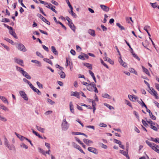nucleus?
Segmentation results:
<instances>
[{
    "mask_svg": "<svg viewBox=\"0 0 159 159\" xmlns=\"http://www.w3.org/2000/svg\"><path fill=\"white\" fill-rule=\"evenodd\" d=\"M43 60L46 61V62L49 63L51 64L52 66V65L53 64L52 61L49 59L45 58L43 59Z\"/></svg>",
    "mask_w": 159,
    "mask_h": 159,
    "instance_id": "nucleus-33",
    "label": "nucleus"
},
{
    "mask_svg": "<svg viewBox=\"0 0 159 159\" xmlns=\"http://www.w3.org/2000/svg\"><path fill=\"white\" fill-rule=\"evenodd\" d=\"M149 116L153 120H155L156 119V117L155 116L152 115V114L150 115V114H149Z\"/></svg>",
    "mask_w": 159,
    "mask_h": 159,
    "instance_id": "nucleus-60",
    "label": "nucleus"
},
{
    "mask_svg": "<svg viewBox=\"0 0 159 159\" xmlns=\"http://www.w3.org/2000/svg\"><path fill=\"white\" fill-rule=\"evenodd\" d=\"M39 10L40 13H42L44 16H46V14L44 13L43 9L41 7H39Z\"/></svg>",
    "mask_w": 159,
    "mask_h": 159,
    "instance_id": "nucleus-62",
    "label": "nucleus"
},
{
    "mask_svg": "<svg viewBox=\"0 0 159 159\" xmlns=\"http://www.w3.org/2000/svg\"><path fill=\"white\" fill-rule=\"evenodd\" d=\"M31 89L35 92L37 93V94L39 95H41V93L40 91L37 89L35 88L34 86L31 88Z\"/></svg>",
    "mask_w": 159,
    "mask_h": 159,
    "instance_id": "nucleus-17",
    "label": "nucleus"
},
{
    "mask_svg": "<svg viewBox=\"0 0 159 159\" xmlns=\"http://www.w3.org/2000/svg\"><path fill=\"white\" fill-rule=\"evenodd\" d=\"M59 74L60 75V77L61 78L64 79L65 78V74L62 70L60 72H59Z\"/></svg>",
    "mask_w": 159,
    "mask_h": 159,
    "instance_id": "nucleus-25",
    "label": "nucleus"
},
{
    "mask_svg": "<svg viewBox=\"0 0 159 159\" xmlns=\"http://www.w3.org/2000/svg\"><path fill=\"white\" fill-rule=\"evenodd\" d=\"M91 86L93 88L94 87H96V84L93 82H92L90 84H88V86Z\"/></svg>",
    "mask_w": 159,
    "mask_h": 159,
    "instance_id": "nucleus-44",
    "label": "nucleus"
},
{
    "mask_svg": "<svg viewBox=\"0 0 159 159\" xmlns=\"http://www.w3.org/2000/svg\"><path fill=\"white\" fill-rule=\"evenodd\" d=\"M20 147L25 149H27L28 148V147L25 144L23 143L20 145Z\"/></svg>",
    "mask_w": 159,
    "mask_h": 159,
    "instance_id": "nucleus-59",
    "label": "nucleus"
},
{
    "mask_svg": "<svg viewBox=\"0 0 159 159\" xmlns=\"http://www.w3.org/2000/svg\"><path fill=\"white\" fill-rule=\"evenodd\" d=\"M16 70L21 73L23 76H25V75L27 74L28 73L27 72L24 71L22 68L17 66H16Z\"/></svg>",
    "mask_w": 159,
    "mask_h": 159,
    "instance_id": "nucleus-3",
    "label": "nucleus"
},
{
    "mask_svg": "<svg viewBox=\"0 0 159 159\" xmlns=\"http://www.w3.org/2000/svg\"><path fill=\"white\" fill-rule=\"evenodd\" d=\"M87 89L90 91L93 92V88L92 87L89 86H88L87 87Z\"/></svg>",
    "mask_w": 159,
    "mask_h": 159,
    "instance_id": "nucleus-56",
    "label": "nucleus"
},
{
    "mask_svg": "<svg viewBox=\"0 0 159 159\" xmlns=\"http://www.w3.org/2000/svg\"><path fill=\"white\" fill-rule=\"evenodd\" d=\"M133 113L136 116V118L139 120V117L138 113L136 111H134Z\"/></svg>",
    "mask_w": 159,
    "mask_h": 159,
    "instance_id": "nucleus-42",
    "label": "nucleus"
},
{
    "mask_svg": "<svg viewBox=\"0 0 159 159\" xmlns=\"http://www.w3.org/2000/svg\"><path fill=\"white\" fill-rule=\"evenodd\" d=\"M46 7L47 8L51 9L52 11L54 12L55 13H57V11L54 9V8H55V7L54 6H52V4L49 3V5L46 6Z\"/></svg>",
    "mask_w": 159,
    "mask_h": 159,
    "instance_id": "nucleus-10",
    "label": "nucleus"
},
{
    "mask_svg": "<svg viewBox=\"0 0 159 159\" xmlns=\"http://www.w3.org/2000/svg\"><path fill=\"white\" fill-rule=\"evenodd\" d=\"M9 33L11 35L13 36L15 39H17L18 38L14 30H13L12 28L11 30H10L9 31Z\"/></svg>",
    "mask_w": 159,
    "mask_h": 159,
    "instance_id": "nucleus-11",
    "label": "nucleus"
},
{
    "mask_svg": "<svg viewBox=\"0 0 159 159\" xmlns=\"http://www.w3.org/2000/svg\"><path fill=\"white\" fill-rule=\"evenodd\" d=\"M14 60L15 62L20 65L21 66H24L23 61L22 60L15 57L14 58Z\"/></svg>",
    "mask_w": 159,
    "mask_h": 159,
    "instance_id": "nucleus-5",
    "label": "nucleus"
},
{
    "mask_svg": "<svg viewBox=\"0 0 159 159\" xmlns=\"http://www.w3.org/2000/svg\"><path fill=\"white\" fill-rule=\"evenodd\" d=\"M145 142L151 148L153 145V144H154V143H151L148 140H146Z\"/></svg>",
    "mask_w": 159,
    "mask_h": 159,
    "instance_id": "nucleus-34",
    "label": "nucleus"
},
{
    "mask_svg": "<svg viewBox=\"0 0 159 159\" xmlns=\"http://www.w3.org/2000/svg\"><path fill=\"white\" fill-rule=\"evenodd\" d=\"M99 144L101 147L104 149H106L107 148V147L106 145H105L102 143H100Z\"/></svg>",
    "mask_w": 159,
    "mask_h": 159,
    "instance_id": "nucleus-38",
    "label": "nucleus"
},
{
    "mask_svg": "<svg viewBox=\"0 0 159 159\" xmlns=\"http://www.w3.org/2000/svg\"><path fill=\"white\" fill-rule=\"evenodd\" d=\"M48 102L51 105H53L55 103L54 102L49 98L48 99Z\"/></svg>",
    "mask_w": 159,
    "mask_h": 159,
    "instance_id": "nucleus-57",
    "label": "nucleus"
},
{
    "mask_svg": "<svg viewBox=\"0 0 159 159\" xmlns=\"http://www.w3.org/2000/svg\"><path fill=\"white\" fill-rule=\"evenodd\" d=\"M116 25L121 30H125V28L123 26L121 25L120 23H117L116 24Z\"/></svg>",
    "mask_w": 159,
    "mask_h": 159,
    "instance_id": "nucleus-39",
    "label": "nucleus"
},
{
    "mask_svg": "<svg viewBox=\"0 0 159 159\" xmlns=\"http://www.w3.org/2000/svg\"><path fill=\"white\" fill-rule=\"evenodd\" d=\"M19 93L20 94V96L25 100L27 101L28 100V98L27 96V95L23 91H20L19 92Z\"/></svg>",
    "mask_w": 159,
    "mask_h": 159,
    "instance_id": "nucleus-7",
    "label": "nucleus"
},
{
    "mask_svg": "<svg viewBox=\"0 0 159 159\" xmlns=\"http://www.w3.org/2000/svg\"><path fill=\"white\" fill-rule=\"evenodd\" d=\"M83 64L84 66H86L89 69L92 70V65L91 64L87 63H84Z\"/></svg>",
    "mask_w": 159,
    "mask_h": 159,
    "instance_id": "nucleus-19",
    "label": "nucleus"
},
{
    "mask_svg": "<svg viewBox=\"0 0 159 159\" xmlns=\"http://www.w3.org/2000/svg\"><path fill=\"white\" fill-rule=\"evenodd\" d=\"M95 100H94L93 102H92V106L93 107V112L94 113L96 109L95 106L96 105V103L95 102Z\"/></svg>",
    "mask_w": 159,
    "mask_h": 159,
    "instance_id": "nucleus-27",
    "label": "nucleus"
},
{
    "mask_svg": "<svg viewBox=\"0 0 159 159\" xmlns=\"http://www.w3.org/2000/svg\"><path fill=\"white\" fill-rule=\"evenodd\" d=\"M150 128L151 129H153L155 131H157V128L156 126L153 125H150Z\"/></svg>",
    "mask_w": 159,
    "mask_h": 159,
    "instance_id": "nucleus-49",
    "label": "nucleus"
},
{
    "mask_svg": "<svg viewBox=\"0 0 159 159\" xmlns=\"http://www.w3.org/2000/svg\"><path fill=\"white\" fill-rule=\"evenodd\" d=\"M157 3L155 2L154 3H152L151 2L150 3V4L152 6L153 8H155L157 7V6L156 5Z\"/></svg>",
    "mask_w": 159,
    "mask_h": 159,
    "instance_id": "nucleus-50",
    "label": "nucleus"
},
{
    "mask_svg": "<svg viewBox=\"0 0 159 159\" xmlns=\"http://www.w3.org/2000/svg\"><path fill=\"white\" fill-rule=\"evenodd\" d=\"M143 29L146 31H147L148 30H150V27L149 26L146 25L144 27Z\"/></svg>",
    "mask_w": 159,
    "mask_h": 159,
    "instance_id": "nucleus-48",
    "label": "nucleus"
},
{
    "mask_svg": "<svg viewBox=\"0 0 159 159\" xmlns=\"http://www.w3.org/2000/svg\"><path fill=\"white\" fill-rule=\"evenodd\" d=\"M128 97L129 98L131 101L134 102V96L130 95H128Z\"/></svg>",
    "mask_w": 159,
    "mask_h": 159,
    "instance_id": "nucleus-53",
    "label": "nucleus"
},
{
    "mask_svg": "<svg viewBox=\"0 0 159 159\" xmlns=\"http://www.w3.org/2000/svg\"><path fill=\"white\" fill-rule=\"evenodd\" d=\"M100 7L103 10L105 11L108 12L109 11V8L104 5H101Z\"/></svg>",
    "mask_w": 159,
    "mask_h": 159,
    "instance_id": "nucleus-14",
    "label": "nucleus"
},
{
    "mask_svg": "<svg viewBox=\"0 0 159 159\" xmlns=\"http://www.w3.org/2000/svg\"><path fill=\"white\" fill-rule=\"evenodd\" d=\"M38 150L39 152L42 154L44 155H45V151L43 150V149H42L41 148H38Z\"/></svg>",
    "mask_w": 159,
    "mask_h": 159,
    "instance_id": "nucleus-35",
    "label": "nucleus"
},
{
    "mask_svg": "<svg viewBox=\"0 0 159 159\" xmlns=\"http://www.w3.org/2000/svg\"><path fill=\"white\" fill-rule=\"evenodd\" d=\"M125 102L127 105H128L130 107H132V106L131 103L129 101H128L127 100H125Z\"/></svg>",
    "mask_w": 159,
    "mask_h": 159,
    "instance_id": "nucleus-55",
    "label": "nucleus"
},
{
    "mask_svg": "<svg viewBox=\"0 0 159 159\" xmlns=\"http://www.w3.org/2000/svg\"><path fill=\"white\" fill-rule=\"evenodd\" d=\"M37 16L38 17L40 18L44 22L46 23L47 24L49 25H50V22H49L45 18L42 16L41 14H37Z\"/></svg>",
    "mask_w": 159,
    "mask_h": 159,
    "instance_id": "nucleus-6",
    "label": "nucleus"
},
{
    "mask_svg": "<svg viewBox=\"0 0 159 159\" xmlns=\"http://www.w3.org/2000/svg\"><path fill=\"white\" fill-rule=\"evenodd\" d=\"M16 48L21 51L25 52L27 51V49L25 46L21 43H18L16 46Z\"/></svg>",
    "mask_w": 159,
    "mask_h": 159,
    "instance_id": "nucleus-2",
    "label": "nucleus"
},
{
    "mask_svg": "<svg viewBox=\"0 0 159 159\" xmlns=\"http://www.w3.org/2000/svg\"><path fill=\"white\" fill-rule=\"evenodd\" d=\"M150 140L157 143H159V138L155 139L151 137Z\"/></svg>",
    "mask_w": 159,
    "mask_h": 159,
    "instance_id": "nucleus-28",
    "label": "nucleus"
},
{
    "mask_svg": "<svg viewBox=\"0 0 159 159\" xmlns=\"http://www.w3.org/2000/svg\"><path fill=\"white\" fill-rule=\"evenodd\" d=\"M142 69L143 70V72L145 73L146 74L148 75H149L150 74H149V73L148 70L147 69L145 68L143 66H142Z\"/></svg>",
    "mask_w": 159,
    "mask_h": 159,
    "instance_id": "nucleus-32",
    "label": "nucleus"
},
{
    "mask_svg": "<svg viewBox=\"0 0 159 159\" xmlns=\"http://www.w3.org/2000/svg\"><path fill=\"white\" fill-rule=\"evenodd\" d=\"M58 24L61 26L62 28L64 29L65 30H66V27L63 24H62L61 22H60L59 21H58Z\"/></svg>",
    "mask_w": 159,
    "mask_h": 159,
    "instance_id": "nucleus-58",
    "label": "nucleus"
},
{
    "mask_svg": "<svg viewBox=\"0 0 159 159\" xmlns=\"http://www.w3.org/2000/svg\"><path fill=\"white\" fill-rule=\"evenodd\" d=\"M6 147H7L10 150L15 149V147L14 145L13 144L10 145L9 144L6 146Z\"/></svg>",
    "mask_w": 159,
    "mask_h": 159,
    "instance_id": "nucleus-26",
    "label": "nucleus"
},
{
    "mask_svg": "<svg viewBox=\"0 0 159 159\" xmlns=\"http://www.w3.org/2000/svg\"><path fill=\"white\" fill-rule=\"evenodd\" d=\"M88 150L89 151L95 154H97L98 153V150L94 148L89 147L88 148Z\"/></svg>",
    "mask_w": 159,
    "mask_h": 159,
    "instance_id": "nucleus-8",
    "label": "nucleus"
},
{
    "mask_svg": "<svg viewBox=\"0 0 159 159\" xmlns=\"http://www.w3.org/2000/svg\"><path fill=\"white\" fill-rule=\"evenodd\" d=\"M0 99H1L4 103L8 104V101L5 97L0 96Z\"/></svg>",
    "mask_w": 159,
    "mask_h": 159,
    "instance_id": "nucleus-21",
    "label": "nucleus"
},
{
    "mask_svg": "<svg viewBox=\"0 0 159 159\" xmlns=\"http://www.w3.org/2000/svg\"><path fill=\"white\" fill-rule=\"evenodd\" d=\"M15 134H16V136H17V137L18 138H19L21 141H22L24 139H25V137H24L22 135H21L19 134H18L17 133H15Z\"/></svg>",
    "mask_w": 159,
    "mask_h": 159,
    "instance_id": "nucleus-20",
    "label": "nucleus"
},
{
    "mask_svg": "<svg viewBox=\"0 0 159 159\" xmlns=\"http://www.w3.org/2000/svg\"><path fill=\"white\" fill-rule=\"evenodd\" d=\"M71 96H75L77 98H80V93L77 92H71Z\"/></svg>",
    "mask_w": 159,
    "mask_h": 159,
    "instance_id": "nucleus-13",
    "label": "nucleus"
},
{
    "mask_svg": "<svg viewBox=\"0 0 159 159\" xmlns=\"http://www.w3.org/2000/svg\"><path fill=\"white\" fill-rule=\"evenodd\" d=\"M142 122L143 125L145 127H147V126H148V124L146 122H147L145 121L144 120H142Z\"/></svg>",
    "mask_w": 159,
    "mask_h": 159,
    "instance_id": "nucleus-47",
    "label": "nucleus"
},
{
    "mask_svg": "<svg viewBox=\"0 0 159 159\" xmlns=\"http://www.w3.org/2000/svg\"><path fill=\"white\" fill-rule=\"evenodd\" d=\"M153 145L151 148L157 153L159 154V149H158L159 148V146L155 143L153 144Z\"/></svg>",
    "mask_w": 159,
    "mask_h": 159,
    "instance_id": "nucleus-9",
    "label": "nucleus"
},
{
    "mask_svg": "<svg viewBox=\"0 0 159 159\" xmlns=\"http://www.w3.org/2000/svg\"><path fill=\"white\" fill-rule=\"evenodd\" d=\"M55 66L56 68H58L60 70H62L63 69V68L62 67L60 66L58 64H56Z\"/></svg>",
    "mask_w": 159,
    "mask_h": 159,
    "instance_id": "nucleus-64",
    "label": "nucleus"
},
{
    "mask_svg": "<svg viewBox=\"0 0 159 159\" xmlns=\"http://www.w3.org/2000/svg\"><path fill=\"white\" fill-rule=\"evenodd\" d=\"M0 108L2 109V110L4 111H8V109L4 105L0 104Z\"/></svg>",
    "mask_w": 159,
    "mask_h": 159,
    "instance_id": "nucleus-31",
    "label": "nucleus"
},
{
    "mask_svg": "<svg viewBox=\"0 0 159 159\" xmlns=\"http://www.w3.org/2000/svg\"><path fill=\"white\" fill-rule=\"evenodd\" d=\"M70 110L71 112L73 113H74V109L73 105L72 104V102H70Z\"/></svg>",
    "mask_w": 159,
    "mask_h": 159,
    "instance_id": "nucleus-22",
    "label": "nucleus"
},
{
    "mask_svg": "<svg viewBox=\"0 0 159 159\" xmlns=\"http://www.w3.org/2000/svg\"><path fill=\"white\" fill-rule=\"evenodd\" d=\"M120 153L122 154H123L124 156L126 157L127 155H128V152L127 151H125L124 150H120Z\"/></svg>",
    "mask_w": 159,
    "mask_h": 159,
    "instance_id": "nucleus-29",
    "label": "nucleus"
},
{
    "mask_svg": "<svg viewBox=\"0 0 159 159\" xmlns=\"http://www.w3.org/2000/svg\"><path fill=\"white\" fill-rule=\"evenodd\" d=\"M1 21L4 23L9 22H10V20L8 19L4 18L2 19Z\"/></svg>",
    "mask_w": 159,
    "mask_h": 159,
    "instance_id": "nucleus-37",
    "label": "nucleus"
},
{
    "mask_svg": "<svg viewBox=\"0 0 159 159\" xmlns=\"http://www.w3.org/2000/svg\"><path fill=\"white\" fill-rule=\"evenodd\" d=\"M146 122L147 123L149 124H150V125H155L156 124V123L153 122L151 120H147Z\"/></svg>",
    "mask_w": 159,
    "mask_h": 159,
    "instance_id": "nucleus-43",
    "label": "nucleus"
},
{
    "mask_svg": "<svg viewBox=\"0 0 159 159\" xmlns=\"http://www.w3.org/2000/svg\"><path fill=\"white\" fill-rule=\"evenodd\" d=\"M104 105L105 106H106L110 110H111L112 109H114V108L112 106L107 103H104Z\"/></svg>",
    "mask_w": 159,
    "mask_h": 159,
    "instance_id": "nucleus-40",
    "label": "nucleus"
},
{
    "mask_svg": "<svg viewBox=\"0 0 159 159\" xmlns=\"http://www.w3.org/2000/svg\"><path fill=\"white\" fill-rule=\"evenodd\" d=\"M4 39L6 41H7V42H9V43H10L11 44H13L14 43V42L12 40H11L10 39L8 38H5Z\"/></svg>",
    "mask_w": 159,
    "mask_h": 159,
    "instance_id": "nucleus-36",
    "label": "nucleus"
},
{
    "mask_svg": "<svg viewBox=\"0 0 159 159\" xmlns=\"http://www.w3.org/2000/svg\"><path fill=\"white\" fill-rule=\"evenodd\" d=\"M140 100H141V101H142V102L140 104L141 105V106L142 107H145V108H147V106L145 105V104L144 102L143 101V100H142V99H140Z\"/></svg>",
    "mask_w": 159,
    "mask_h": 159,
    "instance_id": "nucleus-61",
    "label": "nucleus"
},
{
    "mask_svg": "<svg viewBox=\"0 0 159 159\" xmlns=\"http://www.w3.org/2000/svg\"><path fill=\"white\" fill-rule=\"evenodd\" d=\"M36 84L39 89L43 88V85L42 84H41L39 82V81H37L36 82Z\"/></svg>",
    "mask_w": 159,
    "mask_h": 159,
    "instance_id": "nucleus-41",
    "label": "nucleus"
},
{
    "mask_svg": "<svg viewBox=\"0 0 159 159\" xmlns=\"http://www.w3.org/2000/svg\"><path fill=\"white\" fill-rule=\"evenodd\" d=\"M149 89V90L148 91L151 94H152V93H153V92H154V91H156L155 89L153 88H152L151 89L150 88H150Z\"/></svg>",
    "mask_w": 159,
    "mask_h": 159,
    "instance_id": "nucleus-63",
    "label": "nucleus"
},
{
    "mask_svg": "<svg viewBox=\"0 0 159 159\" xmlns=\"http://www.w3.org/2000/svg\"><path fill=\"white\" fill-rule=\"evenodd\" d=\"M152 93L156 99H158L159 98L157 96V92L156 91H154V92H153Z\"/></svg>",
    "mask_w": 159,
    "mask_h": 159,
    "instance_id": "nucleus-46",
    "label": "nucleus"
},
{
    "mask_svg": "<svg viewBox=\"0 0 159 159\" xmlns=\"http://www.w3.org/2000/svg\"><path fill=\"white\" fill-rule=\"evenodd\" d=\"M72 144L74 148L79 150L82 153H83L84 154H85V153L84 152L79 145L76 144L75 142H72Z\"/></svg>",
    "mask_w": 159,
    "mask_h": 159,
    "instance_id": "nucleus-4",
    "label": "nucleus"
},
{
    "mask_svg": "<svg viewBox=\"0 0 159 159\" xmlns=\"http://www.w3.org/2000/svg\"><path fill=\"white\" fill-rule=\"evenodd\" d=\"M83 141L84 143L87 145L88 146L90 145L89 144V143H93L92 141L86 139H83Z\"/></svg>",
    "mask_w": 159,
    "mask_h": 159,
    "instance_id": "nucleus-16",
    "label": "nucleus"
},
{
    "mask_svg": "<svg viewBox=\"0 0 159 159\" xmlns=\"http://www.w3.org/2000/svg\"><path fill=\"white\" fill-rule=\"evenodd\" d=\"M68 25L70 27V28L74 32H75V27L72 22V21L69 22L68 23Z\"/></svg>",
    "mask_w": 159,
    "mask_h": 159,
    "instance_id": "nucleus-12",
    "label": "nucleus"
},
{
    "mask_svg": "<svg viewBox=\"0 0 159 159\" xmlns=\"http://www.w3.org/2000/svg\"><path fill=\"white\" fill-rule=\"evenodd\" d=\"M36 54L37 56H38V57H39L41 58H43V56L39 52H36Z\"/></svg>",
    "mask_w": 159,
    "mask_h": 159,
    "instance_id": "nucleus-45",
    "label": "nucleus"
},
{
    "mask_svg": "<svg viewBox=\"0 0 159 159\" xmlns=\"http://www.w3.org/2000/svg\"><path fill=\"white\" fill-rule=\"evenodd\" d=\"M101 63L105 67H106L107 68H108V66L106 64L104 61L102 60H101Z\"/></svg>",
    "mask_w": 159,
    "mask_h": 159,
    "instance_id": "nucleus-52",
    "label": "nucleus"
},
{
    "mask_svg": "<svg viewBox=\"0 0 159 159\" xmlns=\"http://www.w3.org/2000/svg\"><path fill=\"white\" fill-rule=\"evenodd\" d=\"M51 49L53 53H54L56 55H58V52L54 46H52L51 47Z\"/></svg>",
    "mask_w": 159,
    "mask_h": 159,
    "instance_id": "nucleus-24",
    "label": "nucleus"
},
{
    "mask_svg": "<svg viewBox=\"0 0 159 159\" xmlns=\"http://www.w3.org/2000/svg\"><path fill=\"white\" fill-rule=\"evenodd\" d=\"M88 32L90 35L93 37H95L96 35L95 34V31L94 30L89 29L88 30Z\"/></svg>",
    "mask_w": 159,
    "mask_h": 159,
    "instance_id": "nucleus-15",
    "label": "nucleus"
},
{
    "mask_svg": "<svg viewBox=\"0 0 159 159\" xmlns=\"http://www.w3.org/2000/svg\"><path fill=\"white\" fill-rule=\"evenodd\" d=\"M4 144L6 146L7 145L9 144V142L6 137L4 138Z\"/></svg>",
    "mask_w": 159,
    "mask_h": 159,
    "instance_id": "nucleus-51",
    "label": "nucleus"
},
{
    "mask_svg": "<svg viewBox=\"0 0 159 159\" xmlns=\"http://www.w3.org/2000/svg\"><path fill=\"white\" fill-rule=\"evenodd\" d=\"M31 62L37 64V66H42L41 63L38 61L35 60H32L31 61Z\"/></svg>",
    "mask_w": 159,
    "mask_h": 159,
    "instance_id": "nucleus-18",
    "label": "nucleus"
},
{
    "mask_svg": "<svg viewBox=\"0 0 159 159\" xmlns=\"http://www.w3.org/2000/svg\"><path fill=\"white\" fill-rule=\"evenodd\" d=\"M132 55L134 57L137 59L138 61H140V59L135 53H133V54H132Z\"/></svg>",
    "mask_w": 159,
    "mask_h": 159,
    "instance_id": "nucleus-54",
    "label": "nucleus"
},
{
    "mask_svg": "<svg viewBox=\"0 0 159 159\" xmlns=\"http://www.w3.org/2000/svg\"><path fill=\"white\" fill-rule=\"evenodd\" d=\"M61 126L62 129L64 131L67 130L69 128V125L66 119L63 120Z\"/></svg>",
    "mask_w": 159,
    "mask_h": 159,
    "instance_id": "nucleus-1",
    "label": "nucleus"
},
{
    "mask_svg": "<svg viewBox=\"0 0 159 159\" xmlns=\"http://www.w3.org/2000/svg\"><path fill=\"white\" fill-rule=\"evenodd\" d=\"M102 97L109 99L111 98V97L107 93H105L102 94Z\"/></svg>",
    "mask_w": 159,
    "mask_h": 159,
    "instance_id": "nucleus-30",
    "label": "nucleus"
},
{
    "mask_svg": "<svg viewBox=\"0 0 159 159\" xmlns=\"http://www.w3.org/2000/svg\"><path fill=\"white\" fill-rule=\"evenodd\" d=\"M36 128L38 131L43 133L44 132V131L45 130L44 129L41 128L40 126H38L37 125H36Z\"/></svg>",
    "mask_w": 159,
    "mask_h": 159,
    "instance_id": "nucleus-23",
    "label": "nucleus"
}]
</instances>
